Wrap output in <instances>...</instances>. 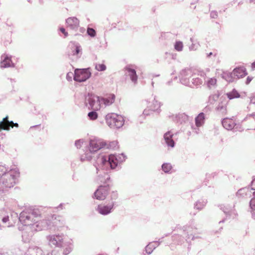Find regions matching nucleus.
<instances>
[{"label": "nucleus", "mask_w": 255, "mask_h": 255, "mask_svg": "<svg viewBox=\"0 0 255 255\" xmlns=\"http://www.w3.org/2000/svg\"><path fill=\"white\" fill-rule=\"evenodd\" d=\"M246 69L244 67H239L235 68L232 72V75L235 79H239L247 75Z\"/></svg>", "instance_id": "nucleus-20"}, {"label": "nucleus", "mask_w": 255, "mask_h": 255, "mask_svg": "<svg viewBox=\"0 0 255 255\" xmlns=\"http://www.w3.org/2000/svg\"><path fill=\"white\" fill-rule=\"evenodd\" d=\"M153 113V112H151L149 108H148V106H147V108L144 110V111L143 112V115L144 116H149V115L152 114Z\"/></svg>", "instance_id": "nucleus-54"}, {"label": "nucleus", "mask_w": 255, "mask_h": 255, "mask_svg": "<svg viewBox=\"0 0 255 255\" xmlns=\"http://www.w3.org/2000/svg\"><path fill=\"white\" fill-rule=\"evenodd\" d=\"M60 31L64 34L65 37H66L68 36V32L66 31L64 28L61 27L60 28Z\"/></svg>", "instance_id": "nucleus-59"}, {"label": "nucleus", "mask_w": 255, "mask_h": 255, "mask_svg": "<svg viewBox=\"0 0 255 255\" xmlns=\"http://www.w3.org/2000/svg\"><path fill=\"white\" fill-rule=\"evenodd\" d=\"M51 218L53 221H51L49 219H45L49 220L51 223V224L53 225L52 228L50 229V230L53 229L54 227H56L59 230V228L64 226L66 223L65 220L60 217H55L54 219V216H53L51 217Z\"/></svg>", "instance_id": "nucleus-18"}, {"label": "nucleus", "mask_w": 255, "mask_h": 255, "mask_svg": "<svg viewBox=\"0 0 255 255\" xmlns=\"http://www.w3.org/2000/svg\"><path fill=\"white\" fill-rule=\"evenodd\" d=\"M109 191V187L107 186H100L95 192L94 196L96 199L99 200H104Z\"/></svg>", "instance_id": "nucleus-15"}, {"label": "nucleus", "mask_w": 255, "mask_h": 255, "mask_svg": "<svg viewBox=\"0 0 255 255\" xmlns=\"http://www.w3.org/2000/svg\"><path fill=\"white\" fill-rule=\"evenodd\" d=\"M125 75L128 77L134 85L137 83V75L135 70L133 68L132 65H128L125 68Z\"/></svg>", "instance_id": "nucleus-14"}, {"label": "nucleus", "mask_w": 255, "mask_h": 255, "mask_svg": "<svg viewBox=\"0 0 255 255\" xmlns=\"http://www.w3.org/2000/svg\"><path fill=\"white\" fill-rule=\"evenodd\" d=\"M194 132H195L196 134L199 133V129L198 128H194Z\"/></svg>", "instance_id": "nucleus-63"}, {"label": "nucleus", "mask_w": 255, "mask_h": 255, "mask_svg": "<svg viewBox=\"0 0 255 255\" xmlns=\"http://www.w3.org/2000/svg\"><path fill=\"white\" fill-rule=\"evenodd\" d=\"M203 83V80L198 77L195 74H194L190 83L187 86L193 87L194 86H198L202 85Z\"/></svg>", "instance_id": "nucleus-29"}, {"label": "nucleus", "mask_w": 255, "mask_h": 255, "mask_svg": "<svg viewBox=\"0 0 255 255\" xmlns=\"http://www.w3.org/2000/svg\"><path fill=\"white\" fill-rule=\"evenodd\" d=\"M91 75L89 68L76 69L74 71V80L78 82H82L88 79Z\"/></svg>", "instance_id": "nucleus-8"}, {"label": "nucleus", "mask_w": 255, "mask_h": 255, "mask_svg": "<svg viewBox=\"0 0 255 255\" xmlns=\"http://www.w3.org/2000/svg\"><path fill=\"white\" fill-rule=\"evenodd\" d=\"M197 229V228L193 223V221H192L189 225H186L183 226L182 230L184 235L186 236V240H187L190 239L192 240H194L195 237L193 235V233Z\"/></svg>", "instance_id": "nucleus-12"}, {"label": "nucleus", "mask_w": 255, "mask_h": 255, "mask_svg": "<svg viewBox=\"0 0 255 255\" xmlns=\"http://www.w3.org/2000/svg\"><path fill=\"white\" fill-rule=\"evenodd\" d=\"M212 55H213L214 56H215L216 54H213L212 52H210L209 53H207V57H210Z\"/></svg>", "instance_id": "nucleus-61"}, {"label": "nucleus", "mask_w": 255, "mask_h": 255, "mask_svg": "<svg viewBox=\"0 0 255 255\" xmlns=\"http://www.w3.org/2000/svg\"><path fill=\"white\" fill-rule=\"evenodd\" d=\"M193 71L192 69L187 68L182 70L179 76L180 82L185 86L189 84L193 76Z\"/></svg>", "instance_id": "nucleus-10"}, {"label": "nucleus", "mask_w": 255, "mask_h": 255, "mask_svg": "<svg viewBox=\"0 0 255 255\" xmlns=\"http://www.w3.org/2000/svg\"><path fill=\"white\" fill-rule=\"evenodd\" d=\"M104 176H105L104 179H103V178H101V177L100 178V181L101 182H106L107 180L110 179L109 175L108 174H107V173H105Z\"/></svg>", "instance_id": "nucleus-56"}, {"label": "nucleus", "mask_w": 255, "mask_h": 255, "mask_svg": "<svg viewBox=\"0 0 255 255\" xmlns=\"http://www.w3.org/2000/svg\"><path fill=\"white\" fill-rule=\"evenodd\" d=\"M173 134L171 131H168L164 133V139L165 143L168 147H174L175 146V142L172 139Z\"/></svg>", "instance_id": "nucleus-24"}, {"label": "nucleus", "mask_w": 255, "mask_h": 255, "mask_svg": "<svg viewBox=\"0 0 255 255\" xmlns=\"http://www.w3.org/2000/svg\"><path fill=\"white\" fill-rule=\"evenodd\" d=\"M106 144V142L103 139L97 137H92L90 139L87 147L91 151L95 153L96 152L104 147Z\"/></svg>", "instance_id": "nucleus-9"}, {"label": "nucleus", "mask_w": 255, "mask_h": 255, "mask_svg": "<svg viewBox=\"0 0 255 255\" xmlns=\"http://www.w3.org/2000/svg\"><path fill=\"white\" fill-rule=\"evenodd\" d=\"M115 100V96L114 94H111L105 98H100L101 108L112 105Z\"/></svg>", "instance_id": "nucleus-22"}, {"label": "nucleus", "mask_w": 255, "mask_h": 255, "mask_svg": "<svg viewBox=\"0 0 255 255\" xmlns=\"http://www.w3.org/2000/svg\"><path fill=\"white\" fill-rule=\"evenodd\" d=\"M163 238L164 237H162L161 239H159L158 241L150 243L145 247L146 252L149 255L151 254L153 251L160 245V243L162 242L161 239Z\"/></svg>", "instance_id": "nucleus-28"}, {"label": "nucleus", "mask_w": 255, "mask_h": 255, "mask_svg": "<svg viewBox=\"0 0 255 255\" xmlns=\"http://www.w3.org/2000/svg\"><path fill=\"white\" fill-rule=\"evenodd\" d=\"M116 202H109L107 205H99L96 208V210L102 215H107L112 212Z\"/></svg>", "instance_id": "nucleus-11"}, {"label": "nucleus", "mask_w": 255, "mask_h": 255, "mask_svg": "<svg viewBox=\"0 0 255 255\" xmlns=\"http://www.w3.org/2000/svg\"><path fill=\"white\" fill-rule=\"evenodd\" d=\"M126 158V155L123 154H119L118 155L110 154L109 156L104 155H99L94 163L97 172L100 169L108 170L110 169H113L120 164L125 161Z\"/></svg>", "instance_id": "nucleus-2"}, {"label": "nucleus", "mask_w": 255, "mask_h": 255, "mask_svg": "<svg viewBox=\"0 0 255 255\" xmlns=\"http://www.w3.org/2000/svg\"><path fill=\"white\" fill-rule=\"evenodd\" d=\"M69 48L71 50V53L69 56H73L77 59L79 58L82 55V48L79 43L76 42H71L69 44Z\"/></svg>", "instance_id": "nucleus-13"}, {"label": "nucleus", "mask_w": 255, "mask_h": 255, "mask_svg": "<svg viewBox=\"0 0 255 255\" xmlns=\"http://www.w3.org/2000/svg\"><path fill=\"white\" fill-rule=\"evenodd\" d=\"M49 244L59 248H64V255L69 254L72 250L71 240H67L63 234L51 235L46 237Z\"/></svg>", "instance_id": "nucleus-3"}, {"label": "nucleus", "mask_w": 255, "mask_h": 255, "mask_svg": "<svg viewBox=\"0 0 255 255\" xmlns=\"http://www.w3.org/2000/svg\"><path fill=\"white\" fill-rule=\"evenodd\" d=\"M8 167L5 166V165H1L0 164V177H2L7 172H8L9 170Z\"/></svg>", "instance_id": "nucleus-43"}, {"label": "nucleus", "mask_w": 255, "mask_h": 255, "mask_svg": "<svg viewBox=\"0 0 255 255\" xmlns=\"http://www.w3.org/2000/svg\"><path fill=\"white\" fill-rule=\"evenodd\" d=\"M74 74H73L71 72H69L66 75V79L67 80V81H68L69 82L72 81V78L73 77L74 78Z\"/></svg>", "instance_id": "nucleus-55"}, {"label": "nucleus", "mask_w": 255, "mask_h": 255, "mask_svg": "<svg viewBox=\"0 0 255 255\" xmlns=\"http://www.w3.org/2000/svg\"><path fill=\"white\" fill-rule=\"evenodd\" d=\"M226 96L229 100H232L240 97V94L235 89H233L232 91L226 93Z\"/></svg>", "instance_id": "nucleus-34"}, {"label": "nucleus", "mask_w": 255, "mask_h": 255, "mask_svg": "<svg viewBox=\"0 0 255 255\" xmlns=\"http://www.w3.org/2000/svg\"><path fill=\"white\" fill-rule=\"evenodd\" d=\"M221 209L223 210L227 216L229 217L234 218L237 215L236 211L233 208L222 206Z\"/></svg>", "instance_id": "nucleus-27"}, {"label": "nucleus", "mask_w": 255, "mask_h": 255, "mask_svg": "<svg viewBox=\"0 0 255 255\" xmlns=\"http://www.w3.org/2000/svg\"><path fill=\"white\" fill-rule=\"evenodd\" d=\"M64 250H62V248L56 249L52 251L51 255H67L64 254Z\"/></svg>", "instance_id": "nucleus-44"}, {"label": "nucleus", "mask_w": 255, "mask_h": 255, "mask_svg": "<svg viewBox=\"0 0 255 255\" xmlns=\"http://www.w3.org/2000/svg\"><path fill=\"white\" fill-rule=\"evenodd\" d=\"M8 117L6 116L3 119L2 121H0V130L1 129L9 130L10 129L9 123L7 122Z\"/></svg>", "instance_id": "nucleus-31"}, {"label": "nucleus", "mask_w": 255, "mask_h": 255, "mask_svg": "<svg viewBox=\"0 0 255 255\" xmlns=\"http://www.w3.org/2000/svg\"><path fill=\"white\" fill-rule=\"evenodd\" d=\"M12 222V215L11 212H8L5 209L0 210V230L5 227L13 226Z\"/></svg>", "instance_id": "nucleus-7"}, {"label": "nucleus", "mask_w": 255, "mask_h": 255, "mask_svg": "<svg viewBox=\"0 0 255 255\" xmlns=\"http://www.w3.org/2000/svg\"><path fill=\"white\" fill-rule=\"evenodd\" d=\"M210 16L213 18H216L218 16V14L216 11H212L210 13Z\"/></svg>", "instance_id": "nucleus-57"}, {"label": "nucleus", "mask_w": 255, "mask_h": 255, "mask_svg": "<svg viewBox=\"0 0 255 255\" xmlns=\"http://www.w3.org/2000/svg\"><path fill=\"white\" fill-rule=\"evenodd\" d=\"M9 189L2 186L0 184V200H4L5 197L8 193Z\"/></svg>", "instance_id": "nucleus-35"}, {"label": "nucleus", "mask_w": 255, "mask_h": 255, "mask_svg": "<svg viewBox=\"0 0 255 255\" xmlns=\"http://www.w3.org/2000/svg\"><path fill=\"white\" fill-rule=\"evenodd\" d=\"M222 124L225 129L229 130L233 129L236 125L235 122L232 119L228 118H224L222 121Z\"/></svg>", "instance_id": "nucleus-23"}, {"label": "nucleus", "mask_w": 255, "mask_h": 255, "mask_svg": "<svg viewBox=\"0 0 255 255\" xmlns=\"http://www.w3.org/2000/svg\"><path fill=\"white\" fill-rule=\"evenodd\" d=\"M205 116L203 113H200L195 118L196 126L197 127L202 126L204 123Z\"/></svg>", "instance_id": "nucleus-32"}, {"label": "nucleus", "mask_w": 255, "mask_h": 255, "mask_svg": "<svg viewBox=\"0 0 255 255\" xmlns=\"http://www.w3.org/2000/svg\"><path fill=\"white\" fill-rule=\"evenodd\" d=\"M190 42L192 43L191 45L189 46V49L190 51L196 50L199 47V44L194 39V37H191L190 39Z\"/></svg>", "instance_id": "nucleus-37"}, {"label": "nucleus", "mask_w": 255, "mask_h": 255, "mask_svg": "<svg viewBox=\"0 0 255 255\" xmlns=\"http://www.w3.org/2000/svg\"><path fill=\"white\" fill-rule=\"evenodd\" d=\"M84 139H80L75 141V145L77 148H80L84 143Z\"/></svg>", "instance_id": "nucleus-52"}, {"label": "nucleus", "mask_w": 255, "mask_h": 255, "mask_svg": "<svg viewBox=\"0 0 255 255\" xmlns=\"http://www.w3.org/2000/svg\"><path fill=\"white\" fill-rule=\"evenodd\" d=\"M19 175L17 168H10L8 172L0 177V184L8 189L11 188L15 184L16 179Z\"/></svg>", "instance_id": "nucleus-4"}, {"label": "nucleus", "mask_w": 255, "mask_h": 255, "mask_svg": "<svg viewBox=\"0 0 255 255\" xmlns=\"http://www.w3.org/2000/svg\"><path fill=\"white\" fill-rule=\"evenodd\" d=\"M106 121L107 124L112 128H121L125 123L124 117L115 113H110L107 115Z\"/></svg>", "instance_id": "nucleus-5"}, {"label": "nucleus", "mask_w": 255, "mask_h": 255, "mask_svg": "<svg viewBox=\"0 0 255 255\" xmlns=\"http://www.w3.org/2000/svg\"><path fill=\"white\" fill-rule=\"evenodd\" d=\"M118 142L117 141H113L112 142H111L109 143L108 147L109 148L113 149H116V148L118 147Z\"/></svg>", "instance_id": "nucleus-50"}, {"label": "nucleus", "mask_w": 255, "mask_h": 255, "mask_svg": "<svg viewBox=\"0 0 255 255\" xmlns=\"http://www.w3.org/2000/svg\"><path fill=\"white\" fill-rule=\"evenodd\" d=\"M206 83L209 89L215 88L217 85V80L215 78H210L206 81Z\"/></svg>", "instance_id": "nucleus-36"}, {"label": "nucleus", "mask_w": 255, "mask_h": 255, "mask_svg": "<svg viewBox=\"0 0 255 255\" xmlns=\"http://www.w3.org/2000/svg\"><path fill=\"white\" fill-rule=\"evenodd\" d=\"M42 214L38 208L29 207L22 211L19 215V221L25 226L31 227V230L40 231L51 229L53 225L47 220H41Z\"/></svg>", "instance_id": "nucleus-1"}, {"label": "nucleus", "mask_w": 255, "mask_h": 255, "mask_svg": "<svg viewBox=\"0 0 255 255\" xmlns=\"http://www.w3.org/2000/svg\"><path fill=\"white\" fill-rule=\"evenodd\" d=\"M67 27L77 30L79 26V20L75 17H69L66 21Z\"/></svg>", "instance_id": "nucleus-19"}, {"label": "nucleus", "mask_w": 255, "mask_h": 255, "mask_svg": "<svg viewBox=\"0 0 255 255\" xmlns=\"http://www.w3.org/2000/svg\"><path fill=\"white\" fill-rule=\"evenodd\" d=\"M147 106L151 112H158L160 107V103L154 98L152 102L148 103Z\"/></svg>", "instance_id": "nucleus-30"}, {"label": "nucleus", "mask_w": 255, "mask_h": 255, "mask_svg": "<svg viewBox=\"0 0 255 255\" xmlns=\"http://www.w3.org/2000/svg\"><path fill=\"white\" fill-rule=\"evenodd\" d=\"M14 250L16 255H23L24 252L23 248L20 246L15 248Z\"/></svg>", "instance_id": "nucleus-47"}, {"label": "nucleus", "mask_w": 255, "mask_h": 255, "mask_svg": "<svg viewBox=\"0 0 255 255\" xmlns=\"http://www.w3.org/2000/svg\"><path fill=\"white\" fill-rule=\"evenodd\" d=\"M86 106L88 109L98 111L101 108L100 98L93 94L88 93L85 98Z\"/></svg>", "instance_id": "nucleus-6"}, {"label": "nucleus", "mask_w": 255, "mask_h": 255, "mask_svg": "<svg viewBox=\"0 0 255 255\" xmlns=\"http://www.w3.org/2000/svg\"><path fill=\"white\" fill-rule=\"evenodd\" d=\"M219 96L220 94L219 92L211 95L209 98V102L213 104L219 99Z\"/></svg>", "instance_id": "nucleus-42"}, {"label": "nucleus", "mask_w": 255, "mask_h": 255, "mask_svg": "<svg viewBox=\"0 0 255 255\" xmlns=\"http://www.w3.org/2000/svg\"><path fill=\"white\" fill-rule=\"evenodd\" d=\"M207 203V200L205 199H200L195 202L194 204V208L201 210L203 209L206 206Z\"/></svg>", "instance_id": "nucleus-33"}, {"label": "nucleus", "mask_w": 255, "mask_h": 255, "mask_svg": "<svg viewBox=\"0 0 255 255\" xmlns=\"http://www.w3.org/2000/svg\"><path fill=\"white\" fill-rule=\"evenodd\" d=\"M250 207L253 210L255 211V192H253V197L250 201Z\"/></svg>", "instance_id": "nucleus-49"}, {"label": "nucleus", "mask_w": 255, "mask_h": 255, "mask_svg": "<svg viewBox=\"0 0 255 255\" xmlns=\"http://www.w3.org/2000/svg\"><path fill=\"white\" fill-rule=\"evenodd\" d=\"M222 77L225 79L227 81L232 82L235 79L234 76L232 75V72H223L222 74Z\"/></svg>", "instance_id": "nucleus-38"}, {"label": "nucleus", "mask_w": 255, "mask_h": 255, "mask_svg": "<svg viewBox=\"0 0 255 255\" xmlns=\"http://www.w3.org/2000/svg\"><path fill=\"white\" fill-rule=\"evenodd\" d=\"M248 191H247L246 197H251L252 196H253V192H255V188L251 187H247Z\"/></svg>", "instance_id": "nucleus-48"}, {"label": "nucleus", "mask_w": 255, "mask_h": 255, "mask_svg": "<svg viewBox=\"0 0 255 255\" xmlns=\"http://www.w3.org/2000/svg\"><path fill=\"white\" fill-rule=\"evenodd\" d=\"M162 170L166 173H170L172 169V166L170 163H164L161 166Z\"/></svg>", "instance_id": "nucleus-39"}, {"label": "nucleus", "mask_w": 255, "mask_h": 255, "mask_svg": "<svg viewBox=\"0 0 255 255\" xmlns=\"http://www.w3.org/2000/svg\"><path fill=\"white\" fill-rule=\"evenodd\" d=\"M252 68L253 69H255V61L252 63Z\"/></svg>", "instance_id": "nucleus-64"}, {"label": "nucleus", "mask_w": 255, "mask_h": 255, "mask_svg": "<svg viewBox=\"0 0 255 255\" xmlns=\"http://www.w3.org/2000/svg\"><path fill=\"white\" fill-rule=\"evenodd\" d=\"M87 33L89 36L94 37L96 35V31L92 28H88Z\"/></svg>", "instance_id": "nucleus-53"}, {"label": "nucleus", "mask_w": 255, "mask_h": 255, "mask_svg": "<svg viewBox=\"0 0 255 255\" xmlns=\"http://www.w3.org/2000/svg\"><path fill=\"white\" fill-rule=\"evenodd\" d=\"M228 103L226 97L222 96L219 99V102L215 110L220 114L225 115L227 113V106Z\"/></svg>", "instance_id": "nucleus-16"}, {"label": "nucleus", "mask_w": 255, "mask_h": 255, "mask_svg": "<svg viewBox=\"0 0 255 255\" xmlns=\"http://www.w3.org/2000/svg\"><path fill=\"white\" fill-rule=\"evenodd\" d=\"M118 194L116 191H113L111 193L110 195V198H111V201H115L118 198Z\"/></svg>", "instance_id": "nucleus-51"}, {"label": "nucleus", "mask_w": 255, "mask_h": 255, "mask_svg": "<svg viewBox=\"0 0 255 255\" xmlns=\"http://www.w3.org/2000/svg\"><path fill=\"white\" fill-rule=\"evenodd\" d=\"M14 64L12 62L11 57L3 54L1 56L0 67L2 68L14 67Z\"/></svg>", "instance_id": "nucleus-17"}, {"label": "nucleus", "mask_w": 255, "mask_h": 255, "mask_svg": "<svg viewBox=\"0 0 255 255\" xmlns=\"http://www.w3.org/2000/svg\"><path fill=\"white\" fill-rule=\"evenodd\" d=\"M173 120L175 122L182 124L189 121V116L185 113H179L173 116Z\"/></svg>", "instance_id": "nucleus-25"}, {"label": "nucleus", "mask_w": 255, "mask_h": 255, "mask_svg": "<svg viewBox=\"0 0 255 255\" xmlns=\"http://www.w3.org/2000/svg\"><path fill=\"white\" fill-rule=\"evenodd\" d=\"M174 47L176 51L178 52L182 51L183 48V44L180 41H177L174 43Z\"/></svg>", "instance_id": "nucleus-40"}, {"label": "nucleus", "mask_w": 255, "mask_h": 255, "mask_svg": "<svg viewBox=\"0 0 255 255\" xmlns=\"http://www.w3.org/2000/svg\"><path fill=\"white\" fill-rule=\"evenodd\" d=\"M7 122L9 123L10 127L13 128V127H15L16 128L18 127V124L17 123H14L12 121H7Z\"/></svg>", "instance_id": "nucleus-58"}, {"label": "nucleus", "mask_w": 255, "mask_h": 255, "mask_svg": "<svg viewBox=\"0 0 255 255\" xmlns=\"http://www.w3.org/2000/svg\"><path fill=\"white\" fill-rule=\"evenodd\" d=\"M95 69L98 71H104L106 69V66L104 64H96Z\"/></svg>", "instance_id": "nucleus-46"}, {"label": "nucleus", "mask_w": 255, "mask_h": 255, "mask_svg": "<svg viewBox=\"0 0 255 255\" xmlns=\"http://www.w3.org/2000/svg\"><path fill=\"white\" fill-rule=\"evenodd\" d=\"M251 186L253 187V188H255V178L253 180L251 183Z\"/></svg>", "instance_id": "nucleus-62"}, {"label": "nucleus", "mask_w": 255, "mask_h": 255, "mask_svg": "<svg viewBox=\"0 0 255 255\" xmlns=\"http://www.w3.org/2000/svg\"><path fill=\"white\" fill-rule=\"evenodd\" d=\"M88 116L90 120H95L98 118V114L95 111H92L88 113Z\"/></svg>", "instance_id": "nucleus-45"}, {"label": "nucleus", "mask_w": 255, "mask_h": 255, "mask_svg": "<svg viewBox=\"0 0 255 255\" xmlns=\"http://www.w3.org/2000/svg\"><path fill=\"white\" fill-rule=\"evenodd\" d=\"M94 154L95 153L87 147L84 153L80 155V160L82 162L90 161L94 157Z\"/></svg>", "instance_id": "nucleus-26"}, {"label": "nucleus", "mask_w": 255, "mask_h": 255, "mask_svg": "<svg viewBox=\"0 0 255 255\" xmlns=\"http://www.w3.org/2000/svg\"><path fill=\"white\" fill-rule=\"evenodd\" d=\"M247 191H248V188H242L238 190L237 193V196L239 197H246Z\"/></svg>", "instance_id": "nucleus-41"}, {"label": "nucleus", "mask_w": 255, "mask_h": 255, "mask_svg": "<svg viewBox=\"0 0 255 255\" xmlns=\"http://www.w3.org/2000/svg\"><path fill=\"white\" fill-rule=\"evenodd\" d=\"M25 255H44L41 248L34 245L30 246L25 253Z\"/></svg>", "instance_id": "nucleus-21"}, {"label": "nucleus", "mask_w": 255, "mask_h": 255, "mask_svg": "<svg viewBox=\"0 0 255 255\" xmlns=\"http://www.w3.org/2000/svg\"><path fill=\"white\" fill-rule=\"evenodd\" d=\"M252 79H253V78L248 76L246 79V84L247 85L249 84L251 82Z\"/></svg>", "instance_id": "nucleus-60"}]
</instances>
